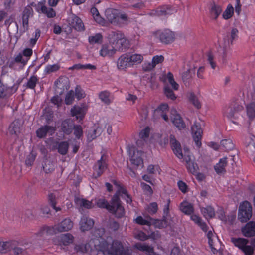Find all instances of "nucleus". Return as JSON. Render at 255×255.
<instances>
[{
	"label": "nucleus",
	"instance_id": "obj_23",
	"mask_svg": "<svg viewBox=\"0 0 255 255\" xmlns=\"http://www.w3.org/2000/svg\"><path fill=\"white\" fill-rule=\"evenodd\" d=\"M22 124L19 120H14L9 126L8 131L11 135L17 136L20 133Z\"/></svg>",
	"mask_w": 255,
	"mask_h": 255
},
{
	"label": "nucleus",
	"instance_id": "obj_52",
	"mask_svg": "<svg viewBox=\"0 0 255 255\" xmlns=\"http://www.w3.org/2000/svg\"><path fill=\"white\" fill-rule=\"evenodd\" d=\"M38 81V79L36 76H32L28 80L26 83V87L28 88L34 89L36 86V85Z\"/></svg>",
	"mask_w": 255,
	"mask_h": 255
},
{
	"label": "nucleus",
	"instance_id": "obj_29",
	"mask_svg": "<svg viewBox=\"0 0 255 255\" xmlns=\"http://www.w3.org/2000/svg\"><path fill=\"white\" fill-rule=\"evenodd\" d=\"M102 132V128L99 127L93 128L87 132V138L89 141H92L99 136Z\"/></svg>",
	"mask_w": 255,
	"mask_h": 255
},
{
	"label": "nucleus",
	"instance_id": "obj_30",
	"mask_svg": "<svg viewBox=\"0 0 255 255\" xmlns=\"http://www.w3.org/2000/svg\"><path fill=\"white\" fill-rule=\"evenodd\" d=\"M163 60L164 57L163 56H155L153 57L151 63H149L144 68L145 71H150L153 69L156 64L162 62Z\"/></svg>",
	"mask_w": 255,
	"mask_h": 255
},
{
	"label": "nucleus",
	"instance_id": "obj_50",
	"mask_svg": "<svg viewBox=\"0 0 255 255\" xmlns=\"http://www.w3.org/2000/svg\"><path fill=\"white\" fill-rule=\"evenodd\" d=\"M233 13L234 8L231 4H229L226 9L223 13V18L225 19H228L232 16Z\"/></svg>",
	"mask_w": 255,
	"mask_h": 255
},
{
	"label": "nucleus",
	"instance_id": "obj_18",
	"mask_svg": "<svg viewBox=\"0 0 255 255\" xmlns=\"http://www.w3.org/2000/svg\"><path fill=\"white\" fill-rule=\"evenodd\" d=\"M69 146L67 141L56 142L52 146V150L57 149L59 154L65 155L68 153Z\"/></svg>",
	"mask_w": 255,
	"mask_h": 255
},
{
	"label": "nucleus",
	"instance_id": "obj_4",
	"mask_svg": "<svg viewBox=\"0 0 255 255\" xmlns=\"http://www.w3.org/2000/svg\"><path fill=\"white\" fill-rule=\"evenodd\" d=\"M252 216L251 204L245 201L240 204L239 207L238 218L242 222H246Z\"/></svg>",
	"mask_w": 255,
	"mask_h": 255
},
{
	"label": "nucleus",
	"instance_id": "obj_3",
	"mask_svg": "<svg viewBox=\"0 0 255 255\" xmlns=\"http://www.w3.org/2000/svg\"><path fill=\"white\" fill-rule=\"evenodd\" d=\"M108 37L116 51L122 52L128 48L129 41L120 31H111Z\"/></svg>",
	"mask_w": 255,
	"mask_h": 255
},
{
	"label": "nucleus",
	"instance_id": "obj_22",
	"mask_svg": "<svg viewBox=\"0 0 255 255\" xmlns=\"http://www.w3.org/2000/svg\"><path fill=\"white\" fill-rule=\"evenodd\" d=\"M106 164L104 161L103 156H102L101 159L97 162L94 167V172L93 175L95 178L101 176L106 169Z\"/></svg>",
	"mask_w": 255,
	"mask_h": 255
},
{
	"label": "nucleus",
	"instance_id": "obj_59",
	"mask_svg": "<svg viewBox=\"0 0 255 255\" xmlns=\"http://www.w3.org/2000/svg\"><path fill=\"white\" fill-rule=\"evenodd\" d=\"M75 93L73 91H70L67 94L65 97V103L67 105H70L72 104L74 99Z\"/></svg>",
	"mask_w": 255,
	"mask_h": 255
},
{
	"label": "nucleus",
	"instance_id": "obj_28",
	"mask_svg": "<svg viewBox=\"0 0 255 255\" xmlns=\"http://www.w3.org/2000/svg\"><path fill=\"white\" fill-rule=\"evenodd\" d=\"M33 15V9L30 6H27L24 9L22 15V22L24 27H28V19L30 16Z\"/></svg>",
	"mask_w": 255,
	"mask_h": 255
},
{
	"label": "nucleus",
	"instance_id": "obj_51",
	"mask_svg": "<svg viewBox=\"0 0 255 255\" xmlns=\"http://www.w3.org/2000/svg\"><path fill=\"white\" fill-rule=\"evenodd\" d=\"M48 200L50 204L56 212L61 210V208L60 207H57L56 206V197L55 195L53 193L50 194L48 196Z\"/></svg>",
	"mask_w": 255,
	"mask_h": 255
},
{
	"label": "nucleus",
	"instance_id": "obj_64",
	"mask_svg": "<svg viewBox=\"0 0 255 255\" xmlns=\"http://www.w3.org/2000/svg\"><path fill=\"white\" fill-rule=\"evenodd\" d=\"M105 233L103 228L95 229L93 232V236L96 238H102Z\"/></svg>",
	"mask_w": 255,
	"mask_h": 255
},
{
	"label": "nucleus",
	"instance_id": "obj_37",
	"mask_svg": "<svg viewBox=\"0 0 255 255\" xmlns=\"http://www.w3.org/2000/svg\"><path fill=\"white\" fill-rule=\"evenodd\" d=\"M5 25L7 26L8 32L10 31L12 32H17L18 30V25L16 22L13 21V19L12 17H9L5 21Z\"/></svg>",
	"mask_w": 255,
	"mask_h": 255
},
{
	"label": "nucleus",
	"instance_id": "obj_31",
	"mask_svg": "<svg viewBox=\"0 0 255 255\" xmlns=\"http://www.w3.org/2000/svg\"><path fill=\"white\" fill-rule=\"evenodd\" d=\"M227 164V158L224 157L220 160L219 163L214 166V169L217 174H222L226 172L225 167Z\"/></svg>",
	"mask_w": 255,
	"mask_h": 255
},
{
	"label": "nucleus",
	"instance_id": "obj_38",
	"mask_svg": "<svg viewBox=\"0 0 255 255\" xmlns=\"http://www.w3.org/2000/svg\"><path fill=\"white\" fill-rule=\"evenodd\" d=\"M72 115L75 116L77 120L81 121L83 119L84 116L83 109L79 107H74L71 109Z\"/></svg>",
	"mask_w": 255,
	"mask_h": 255
},
{
	"label": "nucleus",
	"instance_id": "obj_53",
	"mask_svg": "<svg viewBox=\"0 0 255 255\" xmlns=\"http://www.w3.org/2000/svg\"><path fill=\"white\" fill-rule=\"evenodd\" d=\"M102 41V36L98 33L94 36H91L89 37V42L91 44L101 43Z\"/></svg>",
	"mask_w": 255,
	"mask_h": 255
},
{
	"label": "nucleus",
	"instance_id": "obj_25",
	"mask_svg": "<svg viewBox=\"0 0 255 255\" xmlns=\"http://www.w3.org/2000/svg\"><path fill=\"white\" fill-rule=\"evenodd\" d=\"M150 220V225H154L155 227L159 228H162L166 227L170 224L168 219L165 215H163V219L158 220L154 219L153 218H149Z\"/></svg>",
	"mask_w": 255,
	"mask_h": 255
},
{
	"label": "nucleus",
	"instance_id": "obj_47",
	"mask_svg": "<svg viewBox=\"0 0 255 255\" xmlns=\"http://www.w3.org/2000/svg\"><path fill=\"white\" fill-rule=\"evenodd\" d=\"M131 66L135 63H141L143 60V57L140 54H130L128 53Z\"/></svg>",
	"mask_w": 255,
	"mask_h": 255
},
{
	"label": "nucleus",
	"instance_id": "obj_20",
	"mask_svg": "<svg viewBox=\"0 0 255 255\" xmlns=\"http://www.w3.org/2000/svg\"><path fill=\"white\" fill-rule=\"evenodd\" d=\"M94 224V222L92 219L83 215L80 222V229L82 231H88L93 227Z\"/></svg>",
	"mask_w": 255,
	"mask_h": 255
},
{
	"label": "nucleus",
	"instance_id": "obj_8",
	"mask_svg": "<svg viewBox=\"0 0 255 255\" xmlns=\"http://www.w3.org/2000/svg\"><path fill=\"white\" fill-rule=\"evenodd\" d=\"M69 25L76 30L81 31L84 30V26L81 19L75 15H71L68 19Z\"/></svg>",
	"mask_w": 255,
	"mask_h": 255
},
{
	"label": "nucleus",
	"instance_id": "obj_42",
	"mask_svg": "<svg viewBox=\"0 0 255 255\" xmlns=\"http://www.w3.org/2000/svg\"><path fill=\"white\" fill-rule=\"evenodd\" d=\"M201 211L204 216L207 219L208 218H212L215 215V211L211 206H207L206 208H203L201 209Z\"/></svg>",
	"mask_w": 255,
	"mask_h": 255
},
{
	"label": "nucleus",
	"instance_id": "obj_60",
	"mask_svg": "<svg viewBox=\"0 0 255 255\" xmlns=\"http://www.w3.org/2000/svg\"><path fill=\"white\" fill-rule=\"evenodd\" d=\"M118 18H119V24L118 25L120 24V23H121L120 21H122V22L124 24H127L129 21V18H128V16L127 15V14H126L125 13H120L119 12H118Z\"/></svg>",
	"mask_w": 255,
	"mask_h": 255
},
{
	"label": "nucleus",
	"instance_id": "obj_17",
	"mask_svg": "<svg viewBox=\"0 0 255 255\" xmlns=\"http://www.w3.org/2000/svg\"><path fill=\"white\" fill-rule=\"evenodd\" d=\"M131 66L128 53L123 54L118 59L117 67L120 70H124Z\"/></svg>",
	"mask_w": 255,
	"mask_h": 255
},
{
	"label": "nucleus",
	"instance_id": "obj_26",
	"mask_svg": "<svg viewBox=\"0 0 255 255\" xmlns=\"http://www.w3.org/2000/svg\"><path fill=\"white\" fill-rule=\"evenodd\" d=\"M143 154V153L141 151L137 150L136 152H134L133 155L130 158L132 164L137 166L143 167V162L141 158Z\"/></svg>",
	"mask_w": 255,
	"mask_h": 255
},
{
	"label": "nucleus",
	"instance_id": "obj_11",
	"mask_svg": "<svg viewBox=\"0 0 255 255\" xmlns=\"http://www.w3.org/2000/svg\"><path fill=\"white\" fill-rule=\"evenodd\" d=\"M18 88V84H14L12 87H5L0 81V98H6L15 93Z\"/></svg>",
	"mask_w": 255,
	"mask_h": 255
},
{
	"label": "nucleus",
	"instance_id": "obj_56",
	"mask_svg": "<svg viewBox=\"0 0 255 255\" xmlns=\"http://www.w3.org/2000/svg\"><path fill=\"white\" fill-rule=\"evenodd\" d=\"M148 212L152 215L155 214L158 210V205L156 202L151 203L147 207Z\"/></svg>",
	"mask_w": 255,
	"mask_h": 255
},
{
	"label": "nucleus",
	"instance_id": "obj_40",
	"mask_svg": "<svg viewBox=\"0 0 255 255\" xmlns=\"http://www.w3.org/2000/svg\"><path fill=\"white\" fill-rule=\"evenodd\" d=\"M27 62V58H24L23 56L19 54L14 59L9 62V67L13 68L14 66L15 63H21L23 65H25Z\"/></svg>",
	"mask_w": 255,
	"mask_h": 255
},
{
	"label": "nucleus",
	"instance_id": "obj_54",
	"mask_svg": "<svg viewBox=\"0 0 255 255\" xmlns=\"http://www.w3.org/2000/svg\"><path fill=\"white\" fill-rule=\"evenodd\" d=\"M190 101L193 104V105L197 109L201 108V104L198 98L193 93H190L189 97Z\"/></svg>",
	"mask_w": 255,
	"mask_h": 255
},
{
	"label": "nucleus",
	"instance_id": "obj_45",
	"mask_svg": "<svg viewBox=\"0 0 255 255\" xmlns=\"http://www.w3.org/2000/svg\"><path fill=\"white\" fill-rule=\"evenodd\" d=\"M43 169L46 173H52L55 169V164L49 160H46L43 165Z\"/></svg>",
	"mask_w": 255,
	"mask_h": 255
},
{
	"label": "nucleus",
	"instance_id": "obj_2",
	"mask_svg": "<svg viewBox=\"0 0 255 255\" xmlns=\"http://www.w3.org/2000/svg\"><path fill=\"white\" fill-rule=\"evenodd\" d=\"M96 203L99 207L107 209L117 218H121L125 215V209L117 194L113 196L110 203L105 198H100L97 200Z\"/></svg>",
	"mask_w": 255,
	"mask_h": 255
},
{
	"label": "nucleus",
	"instance_id": "obj_35",
	"mask_svg": "<svg viewBox=\"0 0 255 255\" xmlns=\"http://www.w3.org/2000/svg\"><path fill=\"white\" fill-rule=\"evenodd\" d=\"M95 21L102 25H105L106 21L104 18L101 17L97 9L95 7H92L90 11Z\"/></svg>",
	"mask_w": 255,
	"mask_h": 255
},
{
	"label": "nucleus",
	"instance_id": "obj_46",
	"mask_svg": "<svg viewBox=\"0 0 255 255\" xmlns=\"http://www.w3.org/2000/svg\"><path fill=\"white\" fill-rule=\"evenodd\" d=\"M191 219L197 223L203 231H206L207 230V226L206 224L202 222L201 218L196 215H192L191 216Z\"/></svg>",
	"mask_w": 255,
	"mask_h": 255
},
{
	"label": "nucleus",
	"instance_id": "obj_1",
	"mask_svg": "<svg viewBox=\"0 0 255 255\" xmlns=\"http://www.w3.org/2000/svg\"><path fill=\"white\" fill-rule=\"evenodd\" d=\"M99 244L95 245L97 250L104 254L107 253L111 255H131V250L129 248L124 249L119 240H112L111 243H108L107 240H98Z\"/></svg>",
	"mask_w": 255,
	"mask_h": 255
},
{
	"label": "nucleus",
	"instance_id": "obj_7",
	"mask_svg": "<svg viewBox=\"0 0 255 255\" xmlns=\"http://www.w3.org/2000/svg\"><path fill=\"white\" fill-rule=\"evenodd\" d=\"M159 37L161 42L165 44H169L173 42L175 39L174 32L169 29H166L159 32Z\"/></svg>",
	"mask_w": 255,
	"mask_h": 255
},
{
	"label": "nucleus",
	"instance_id": "obj_9",
	"mask_svg": "<svg viewBox=\"0 0 255 255\" xmlns=\"http://www.w3.org/2000/svg\"><path fill=\"white\" fill-rule=\"evenodd\" d=\"M112 182L118 188L115 195L117 194L118 197L121 196L122 198H124L127 203H130L132 202L131 198L128 194L127 190L122 186L116 180H112Z\"/></svg>",
	"mask_w": 255,
	"mask_h": 255
},
{
	"label": "nucleus",
	"instance_id": "obj_27",
	"mask_svg": "<svg viewBox=\"0 0 255 255\" xmlns=\"http://www.w3.org/2000/svg\"><path fill=\"white\" fill-rule=\"evenodd\" d=\"M56 228L57 225H55L52 227L47 226L44 227L42 229H41L39 232H38L36 234L37 237H41L44 234L50 235L56 234L58 233H59V232L58 231V230Z\"/></svg>",
	"mask_w": 255,
	"mask_h": 255
},
{
	"label": "nucleus",
	"instance_id": "obj_33",
	"mask_svg": "<svg viewBox=\"0 0 255 255\" xmlns=\"http://www.w3.org/2000/svg\"><path fill=\"white\" fill-rule=\"evenodd\" d=\"M184 160L186 162V167L189 171L193 174L197 173L198 169L197 164L192 162L189 156L185 157Z\"/></svg>",
	"mask_w": 255,
	"mask_h": 255
},
{
	"label": "nucleus",
	"instance_id": "obj_15",
	"mask_svg": "<svg viewBox=\"0 0 255 255\" xmlns=\"http://www.w3.org/2000/svg\"><path fill=\"white\" fill-rule=\"evenodd\" d=\"M243 108L238 104L232 105L227 110V116L231 119L238 118L240 115V112L242 111Z\"/></svg>",
	"mask_w": 255,
	"mask_h": 255
},
{
	"label": "nucleus",
	"instance_id": "obj_43",
	"mask_svg": "<svg viewBox=\"0 0 255 255\" xmlns=\"http://www.w3.org/2000/svg\"><path fill=\"white\" fill-rule=\"evenodd\" d=\"M149 218L151 217L149 216H145L144 218H143L142 216H137V218L134 219V221L136 223L141 225H148L150 226V220Z\"/></svg>",
	"mask_w": 255,
	"mask_h": 255
},
{
	"label": "nucleus",
	"instance_id": "obj_49",
	"mask_svg": "<svg viewBox=\"0 0 255 255\" xmlns=\"http://www.w3.org/2000/svg\"><path fill=\"white\" fill-rule=\"evenodd\" d=\"M221 145L227 151L231 150L234 147L232 140L230 139L222 140L221 141Z\"/></svg>",
	"mask_w": 255,
	"mask_h": 255
},
{
	"label": "nucleus",
	"instance_id": "obj_12",
	"mask_svg": "<svg viewBox=\"0 0 255 255\" xmlns=\"http://www.w3.org/2000/svg\"><path fill=\"white\" fill-rule=\"evenodd\" d=\"M135 238L137 239H157L160 238V236L158 231L148 232L146 234L141 231H137L134 233Z\"/></svg>",
	"mask_w": 255,
	"mask_h": 255
},
{
	"label": "nucleus",
	"instance_id": "obj_48",
	"mask_svg": "<svg viewBox=\"0 0 255 255\" xmlns=\"http://www.w3.org/2000/svg\"><path fill=\"white\" fill-rule=\"evenodd\" d=\"M247 112L250 119L255 117V102H252L247 106Z\"/></svg>",
	"mask_w": 255,
	"mask_h": 255
},
{
	"label": "nucleus",
	"instance_id": "obj_24",
	"mask_svg": "<svg viewBox=\"0 0 255 255\" xmlns=\"http://www.w3.org/2000/svg\"><path fill=\"white\" fill-rule=\"evenodd\" d=\"M74 123L70 119L64 120L61 125L60 129L66 134H70L73 131Z\"/></svg>",
	"mask_w": 255,
	"mask_h": 255
},
{
	"label": "nucleus",
	"instance_id": "obj_58",
	"mask_svg": "<svg viewBox=\"0 0 255 255\" xmlns=\"http://www.w3.org/2000/svg\"><path fill=\"white\" fill-rule=\"evenodd\" d=\"M164 93L166 97L172 100H175L176 98V96L172 90L168 86H166L164 88Z\"/></svg>",
	"mask_w": 255,
	"mask_h": 255
},
{
	"label": "nucleus",
	"instance_id": "obj_32",
	"mask_svg": "<svg viewBox=\"0 0 255 255\" xmlns=\"http://www.w3.org/2000/svg\"><path fill=\"white\" fill-rule=\"evenodd\" d=\"M116 50L113 46L103 45L100 50V55L103 57L111 56L115 53Z\"/></svg>",
	"mask_w": 255,
	"mask_h": 255
},
{
	"label": "nucleus",
	"instance_id": "obj_5",
	"mask_svg": "<svg viewBox=\"0 0 255 255\" xmlns=\"http://www.w3.org/2000/svg\"><path fill=\"white\" fill-rule=\"evenodd\" d=\"M233 243L244 253L245 255H252L255 249V240H251L249 245V240H232Z\"/></svg>",
	"mask_w": 255,
	"mask_h": 255
},
{
	"label": "nucleus",
	"instance_id": "obj_63",
	"mask_svg": "<svg viewBox=\"0 0 255 255\" xmlns=\"http://www.w3.org/2000/svg\"><path fill=\"white\" fill-rule=\"evenodd\" d=\"M42 13H44L46 15L48 18H53L56 16V12L52 8H47L46 6V9Z\"/></svg>",
	"mask_w": 255,
	"mask_h": 255
},
{
	"label": "nucleus",
	"instance_id": "obj_19",
	"mask_svg": "<svg viewBox=\"0 0 255 255\" xmlns=\"http://www.w3.org/2000/svg\"><path fill=\"white\" fill-rule=\"evenodd\" d=\"M242 232L243 235L247 237L255 236V222L250 221L242 228Z\"/></svg>",
	"mask_w": 255,
	"mask_h": 255
},
{
	"label": "nucleus",
	"instance_id": "obj_62",
	"mask_svg": "<svg viewBox=\"0 0 255 255\" xmlns=\"http://www.w3.org/2000/svg\"><path fill=\"white\" fill-rule=\"evenodd\" d=\"M141 186L146 194H147L149 195H151L152 194V193H153L152 189L151 187L149 185H147V184H146L144 182H141Z\"/></svg>",
	"mask_w": 255,
	"mask_h": 255
},
{
	"label": "nucleus",
	"instance_id": "obj_41",
	"mask_svg": "<svg viewBox=\"0 0 255 255\" xmlns=\"http://www.w3.org/2000/svg\"><path fill=\"white\" fill-rule=\"evenodd\" d=\"M208 243L214 254H216L221 249V240H208Z\"/></svg>",
	"mask_w": 255,
	"mask_h": 255
},
{
	"label": "nucleus",
	"instance_id": "obj_57",
	"mask_svg": "<svg viewBox=\"0 0 255 255\" xmlns=\"http://www.w3.org/2000/svg\"><path fill=\"white\" fill-rule=\"evenodd\" d=\"M77 203L80 206L84 207L87 209H89L92 207V202L85 199H78L77 200Z\"/></svg>",
	"mask_w": 255,
	"mask_h": 255
},
{
	"label": "nucleus",
	"instance_id": "obj_34",
	"mask_svg": "<svg viewBox=\"0 0 255 255\" xmlns=\"http://www.w3.org/2000/svg\"><path fill=\"white\" fill-rule=\"evenodd\" d=\"M195 73V68L193 69H189L187 71L184 72L182 75V80L186 86H189L190 83V79L192 77L191 72Z\"/></svg>",
	"mask_w": 255,
	"mask_h": 255
},
{
	"label": "nucleus",
	"instance_id": "obj_55",
	"mask_svg": "<svg viewBox=\"0 0 255 255\" xmlns=\"http://www.w3.org/2000/svg\"><path fill=\"white\" fill-rule=\"evenodd\" d=\"M11 243L9 241L1 242L0 240V252L5 253L10 248Z\"/></svg>",
	"mask_w": 255,
	"mask_h": 255
},
{
	"label": "nucleus",
	"instance_id": "obj_14",
	"mask_svg": "<svg viewBox=\"0 0 255 255\" xmlns=\"http://www.w3.org/2000/svg\"><path fill=\"white\" fill-rule=\"evenodd\" d=\"M171 120L174 125L179 129H181L185 128V124L180 115L177 113L175 109L171 111Z\"/></svg>",
	"mask_w": 255,
	"mask_h": 255
},
{
	"label": "nucleus",
	"instance_id": "obj_39",
	"mask_svg": "<svg viewBox=\"0 0 255 255\" xmlns=\"http://www.w3.org/2000/svg\"><path fill=\"white\" fill-rule=\"evenodd\" d=\"M180 210L186 214L190 215L193 212V207L188 202H182L180 206Z\"/></svg>",
	"mask_w": 255,
	"mask_h": 255
},
{
	"label": "nucleus",
	"instance_id": "obj_6",
	"mask_svg": "<svg viewBox=\"0 0 255 255\" xmlns=\"http://www.w3.org/2000/svg\"><path fill=\"white\" fill-rule=\"evenodd\" d=\"M191 132L194 141L198 148L201 146V138L202 137L203 131L200 125L195 122L191 127Z\"/></svg>",
	"mask_w": 255,
	"mask_h": 255
},
{
	"label": "nucleus",
	"instance_id": "obj_10",
	"mask_svg": "<svg viewBox=\"0 0 255 255\" xmlns=\"http://www.w3.org/2000/svg\"><path fill=\"white\" fill-rule=\"evenodd\" d=\"M170 143L176 156L179 159H182L183 158V155L182 152L180 143L176 139L175 136L173 135L170 136Z\"/></svg>",
	"mask_w": 255,
	"mask_h": 255
},
{
	"label": "nucleus",
	"instance_id": "obj_61",
	"mask_svg": "<svg viewBox=\"0 0 255 255\" xmlns=\"http://www.w3.org/2000/svg\"><path fill=\"white\" fill-rule=\"evenodd\" d=\"M73 129H74V133L75 135L77 138L79 139L83 135V131L81 126L80 125L75 126L74 125Z\"/></svg>",
	"mask_w": 255,
	"mask_h": 255
},
{
	"label": "nucleus",
	"instance_id": "obj_44",
	"mask_svg": "<svg viewBox=\"0 0 255 255\" xmlns=\"http://www.w3.org/2000/svg\"><path fill=\"white\" fill-rule=\"evenodd\" d=\"M99 96L101 100L106 104L109 105L111 103L109 92L107 91H102L99 94Z\"/></svg>",
	"mask_w": 255,
	"mask_h": 255
},
{
	"label": "nucleus",
	"instance_id": "obj_36",
	"mask_svg": "<svg viewBox=\"0 0 255 255\" xmlns=\"http://www.w3.org/2000/svg\"><path fill=\"white\" fill-rule=\"evenodd\" d=\"M222 11L221 7L214 2L211 5L210 13L213 18L216 19Z\"/></svg>",
	"mask_w": 255,
	"mask_h": 255
},
{
	"label": "nucleus",
	"instance_id": "obj_13",
	"mask_svg": "<svg viewBox=\"0 0 255 255\" xmlns=\"http://www.w3.org/2000/svg\"><path fill=\"white\" fill-rule=\"evenodd\" d=\"M105 16L108 21L112 24H119L118 11L113 8H108L105 10Z\"/></svg>",
	"mask_w": 255,
	"mask_h": 255
},
{
	"label": "nucleus",
	"instance_id": "obj_16",
	"mask_svg": "<svg viewBox=\"0 0 255 255\" xmlns=\"http://www.w3.org/2000/svg\"><path fill=\"white\" fill-rule=\"evenodd\" d=\"M54 131L55 128L53 127L46 125L38 129L36 133L38 138H42L45 137L47 134H49L50 135H52Z\"/></svg>",
	"mask_w": 255,
	"mask_h": 255
},
{
	"label": "nucleus",
	"instance_id": "obj_21",
	"mask_svg": "<svg viewBox=\"0 0 255 255\" xmlns=\"http://www.w3.org/2000/svg\"><path fill=\"white\" fill-rule=\"evenodd\" d=\"M57 225V229L59 232H66L71 230L73 226L72 221L68 218H66Z\"/></svg>",
	"mask_w": 255,
	"mask_h": 255
}]
</instances>
